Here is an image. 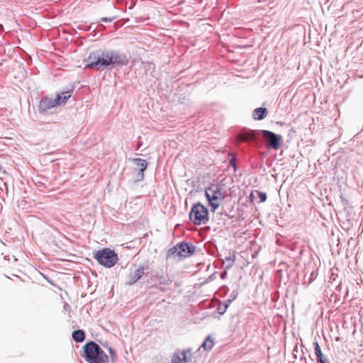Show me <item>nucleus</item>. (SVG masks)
<instances>
[{"mask_svg":"<svg viewBox=\"0 0 363 363\" xmlns=\"http://www.w3.org/2000/svg\"><path fill=\"white\" fill-rule=\"evenodd\" d=\"M86 62V68L104 70L108 67L125 66L128 60L125 54L117 50H96L90 52Z\"/></svg>","mask_w":363,"mask_h":363,"instance_id":"f257e3e1","label":"nucleus"},{"mask_svg":"<svg viewBox=\"0 0 363 363\" xmlns=\"http://www.w3.org/2000/svg\"><path fill=\"white\" fill-rule=\"evenodd\" d=\"M84 357L89 363H108V357L95 342L90 341L84 346Z\"/></svg>","mask_w":363,"mask_h":363,"instance_id":"f03ea898","label":"nucleus"},{"mask_svg":"<svg viewBox=\"0 0 363 363\" xmlns=\"http://www.w3.org/2000/svg\"><path fill=\"white\" fill-rule=\"evenodd\" d=\"M205 194L211 211L214 212L225 199V191L221 186L212 184L206 189Z\"/></svg>","mask_w":363,"mask_h":363,"instance_id":"7ed1b4c3","label":"nucleus"},{"mask_svg":"<svg viewBox=\"0 0 363 363\" xmlns=\"http://www.w3.org/2000/svg\"><path fill=\"white\" fill-rule=\"evenodd\" d=\"M257 136H261L264 139L265 145L269 149L277 150L281 146L282 137L280 135L267 130H251V141Z\"/></svg>","mask_w":363,"mask_h":363,"instance_id":"20e7f679","label":"nucleus"},{"mask_svg":"<svg viewBox=\"0 0 363 363\" xmlns=\"http://www.w3.org/2000/svg\"><path fill=\"white\" fill-rule=\"evenodd\" d=\"M189 216L191 221L196 225L206 224L208 221V210L199 202L193 205Z\"/></svg>","mask_w":363,"mask_h":363,"instance_id":"39448f33","label":"nucleus"},{"mask_svg":"<svg viewBox=\"0 0 363 363\" xmlns=\"http://www.w3.org/2000/svg\"><path fill=\"white\" fill-rule=\"evenodd\" d=\"M93 257L101 264L110 268L118 261V255L108 248H104L94 253Z\"/></svg>","mask_w":363,"mask_h":363,"instance_id":"423d86ee","label":"nucleus"},{"mask_svg":"<svg viewBox=\"0 0 363 363\" xmlns=\"http://www.w3.org/2000/svg\"><path fill=\"white\" fill-rule=\"evenodd\" d=\"M152 280L157 283L156 287L162 291H165L168 289V286L171 284L172 280L168 274L153 272L152 274Z\"/></svg>","mask_w":363,"mask_h":363,"instance_id":"0eeeda50","label":"nucleus"},{"mask_svg":"<svg viewBox=\"0 0 363 363\" xmlns=\"http://www.w3.org/2000/svg\"><path fill=\"white\" fill-rule=\"evenodd\" d=\"M58 106L55 99H50L49 97H43L40 101L38 110L40 113H44L48 110Z\"/></svg>","mask_w":363,"mask_h":363,"instance_id":"6e6552de","label":"nucleus"},{"mask_svg":"<svg viewBox=\"0 0 363 363\" xmlns=\"http://www.w3.org/2000/svg\"><path fill=\"white\" fill-rule=\"evenodd\" d=\"M178 246V255L179 257H186L190 255H191L194 250H195V246L192 244H189L186 242H182Z\"/></svg>","mask_w":363,"mask_h":363,"instance_id":"1a4fd4ad","label":"nucleus"},{"mask_svg":"<svg viewBox=\"0 0 363 363\" xmlns=\"http://www.w3.org/2000/svg\"><path fill=\"white\" fill-rule=\"evenodd\" d=\"M132 162L139 169V173L138 174V180H143L144 178V172L147 168V162L145 160L141 158L132 159Z\"/></svg>","mask_w":363,"mask_h":363,"instance_id":"9d476101","label":"nucleus"},{"mask_svg":"<svg viewBox=\"0 0 363 363\" xmlns=\"http://www.w3.org/2000/svg\"><path fill=\"white\" fill-rule=\"evenodd\" d=\"M144 270V267H140L134 272L130 273L127 280V284L129 285L135 284L143 275V274L145 273Z\"/></svg>","mask_w":363,"mask_h":363,"instance_id":"9b49d317","label":"nucleus"},{"mask_svg":"<svg viewBox=\"0 0 363 363\" xmlns=\"http://www.w3.org/2000/svg\"><path fill=\"white\" fill-rule=\"evenodd\" d=\"M268 113V110L264 107L257 108L253 111L252 116L255 120H262L264 119Z\"/></svg>","mask_w":363,"mask_h":363,"instance_id":"f8f14e48","label":"nucleus"},{"mask_svg":"<svg viewBox=\"0 0 363 363\" xmlns=\"http://www.w3.org/2000/svg\"><path fill=\"white\" fill-rule=\"evenodd\" d=\"M72 90H68L66 91H62V93L57 95L55 100L57 102V105L60 106L61 104H65L67 100L71 97L72 96Z\"/></svg>","mask_w":363,"mask_h":363,"instance_id":"ddd939ff","label":"nucleus"},{"mask_svg":"<svg viewBox=\"0 0 363 363\" xmlns=\"http://www.w3.org/2000/svg\"><path fill=\"white\" fill-rule=\"evenodd\" d=\"M191 359L186 360L185 356H182L179 351L175 352L171 359V363H187Z\"/></svg>","mask_w":363,"mask_h":363,"instance_id":"4468645a","label":"nucleus"},{"mask_svg":"<svg viewBox=\"0 0 363 363\" xmlns=\"http://www.w3.org/2000/svg\"><path fill=\"white\" fill-rule=\"evenodd\" d=\"M257 198H259V203L264 202L267 199V194L257 190L251 191V203Z\"/></svg>","mask_w":363,"mask_h":363,"instance_id":"2eb2a0df","label":"nucleus"},{"mask_svg":"<svg viewBox=\"0 0 363 363\" xmlns=\"http://www.w3.org/2000/svg\"><path fill=\"white\" fill-rule=\"evenodd\" d=\"M73 340L76 342H82L85 339V333L82 330H77L72 332V334Z\"/></svg>","mask_w":363,"mask_h":363,"instance_id":"dca6fc26","label":"nucleus"},{"mask_svg":"<svg viewBox=\"0 0 363 363\" xmlns=\"http://www.w3.org/2000/svg\"><path fill=\"white\" fill-rule=\"evenodd\" d=\"M213 344V340L211 337V336H208L203 342L201 347L203 348L205 350H210L212 349Z\"/></svg>","mask_w":363,"mask_h":363,"instance_id":"f3484780","label":"nucleus"},{"mask_svg":"<svg viewBox=\"0 0 363 363\" xmlns=\"http://www.w3.org/2000/svg\"><path fill=\"white\" fill-rule=\"evenodd\" d=\"M313 347H314V352H315V355L316 356V359L317 358H320V359L321 357L324 356L323 354V353H322L320 347V345H319L318 342H313Z\"/></svg>","mask_w":363,"mask_h":363,"instance_id":"a211bd4d","label":"nucleus"},{"mask_svg":"<svg viewBox=\"0 0 363 363\" xmlns=\"http://www.w3.org/2000/svg\"><path fill=\"white\" fill-rule=\"evenodd\" d=\"M178 250H179V249H178L177 245L169 249V250L167 251V257H179Z\"/></svg>","mask_w":363,"mask_h":363,"instance_id":"6ab92c4d","label":"nucleus"},{"mask_svg":"<svg viewBox=\"0 0 363 363\" xmlns=\"http://www.w3.org/2000/svg\"><path fill=\"white\" fill-rule=\"evenodd\" d=\"M250 138V135L248 133L240 134L238 137V140L240 141L247 142Z\"/></svg>","mask_w":363,"mask_h":363,"instance_id":"aec40b11","label":"nucleus"},{"mask_svg":"<svg viewBox=\"0 0 363 363\" xmlns=\"http://www.w3.org/2000/svg\"><path fill=\"white\" fill-rule=\"evenodd\" d=\"M116 19L115 16L112 17H103L101 18V21L105 23H111Z\"/></svg>","mask_w":363,"mask_h":363,"instance_id":"412c9836","label":"nucleus"},{"mask_svg":"<svg viewBox=\"0 0 363 363\" xmlns=\"http://www.w3.org/2000/svg\"><path fill=\"white\" fill-rule=\"evenodd\" d=\"M191 352V350L190 348H188L186 350H183L182 352H180L182 356H185L186 357V360H188V355H190Z\"/></svg>","mask_w":363,"mask_h":363,"instance_id":"4be33fe9","label":"nucleus"},{"mask_svg":"<svg viewBox=\"0 0 363 363\" xmlns=\"http://www.w3.org/2000/svg\"><path fill=\"white\" fill-rule=\"evenodd\" d=\"M225 262H227L226 268H229L233 263V259L231 257H226Z\"/></svg>","mask_w":363,"mask_h":363,"instance_id":"5701e85b","label":"nucleus"},{"mask_svg":"<svg viewBox=\"0 0 363 363\" xmlns=\"http://www.w3.org/2000/svg\"><path fill=\"white\" fill-rule=\"evenodd\" d=\"M316 360H317L318 363H330L328 361V359L325 357H324V356L321 357L320 359V358H317Z\"/></svg>","mask_w":363,"mask_h":363,"instance_id":"b1692460","label":"nucleus"},{"mask_svg":"<svg viewBox=\"0 0 363 363\" xmlns=\"http://www.w3.org/2000/svg\"><path fill=\"white\" fill-rule=\"evenodd\" d=\"M227 308H228V305H225L224 308H221L220 306L218 308L219 313L221 314L224 313Z\"/></svg>","mask_w":363,"mask_h":363,"instance_id":"393cba45","label":"nucleus"},{"mask_svg":"<svg viewBox=\"0 0 363 363\" xmlns=\"http://www.w3.org/2000/svg\"><path fill=\"white\" fill-rule=\"evenodd\" d=\"M108 350H109V353L111 354V358L113 359V357L115 355V352H114L113 350L111 347H109Z\"/></svg>","mask_w":363,"mask_h":363,"instance_id":"a878e982","label":"nucleus"},{"mask_svg":"<svg viewBox=\"0 0 363 363\" xmlns=\"http://www.w3.org/2000/svg\"><path fill=\"white\" fill-rule=\"evenodd\" d=\"M257 254V251H255V252L252 254V258H255V257H256Z\"/></svg>","mask_w":363,"mask_h":363,"instance_id":"bb28decb","label":"nucleus"},{"mask_svg":"<svg viewBox=\"0 0 363 363\" xmlns=\"http://www.w3.org/2000/svg\"><path fill=\"white\" fill-rule=\"evenodd\" d=\"M250 246H251V250H252V248L255 247V244L253 243V242H251Z\"/></svg>","mask_w":363,"mask_h":363,"instance_id":"cd10ccee","label":"nucleus"},{"mask_svg":"<svg viewBox=\"0 0 363 363\" xmlns=\"http://www.w3.org/2000/svg\"><path fill=\"white\" fill-rule=\"evenodd\" d=\"M1 168H2V167H1V165L0 164V171L1 170Z\"/></svg>","mask_w":363,"mask_h":363,"instance_id":"c85d7f7f","label":"nucleus"}]
</instances>
